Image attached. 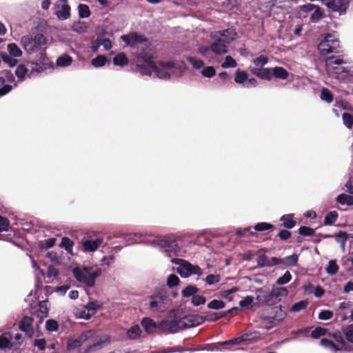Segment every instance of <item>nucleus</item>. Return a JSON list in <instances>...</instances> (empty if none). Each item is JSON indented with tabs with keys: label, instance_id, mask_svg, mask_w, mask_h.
Here are the masks:
<instances>
[{
	"label": "nucleus",
	"instance_id": "1",
	"mask_svg": "<svg viewBox=\"0 0 353 353\" xmlns=\"http://www.w3.org/2000/svg\"><path fill=\"white\" fill-rule=\"evenodd\" d=\"M72 272L77 281L87 286L92 287L95 283L96 279L101 275V270L97 266H88L74 268Z\"/></svg>",
	"mask_w": 353,
	"mask_h": 353
},
{
	"label": "nucleus",
	"instance_id": "2",
	"mask_svg": "<svg viewBox=\"0 0 353 353\" xmlns=\"http://www.w3.org/2000/svg\"><path fill=\"white\" fill-rule=\"evenodd\" d=\"M168 301L166 292L159 290L148 297L145 305L152 313H162L166 310Z\"/></svg>",
	"mask_w": 353,
	"mask_h": 353
},
{
	"label": "nucleus",
	"instance_id": "3",
	"mask_svg": "<svg viewBox=\"0 0 353 353\" xmlns=\"http://www.w3.org/2000/svg\"><path fill=\"white\" fill-rule=\"evenodd\" d=\"M47 43V39L43 34L25 35L21 39V45L28 54L34 53L41 49Z\"/></svg>",
	"mask_w": 353,
	"mask_h": 353
},
{
	"label": "nucleus",
	"instance_id": "4",
	"mask_svg": "<svg viewBox=\"0 0 353 353\" xmlns=\"http://www.w3.org/2000/svg\"><path fill=\"white\" fill-rule=\"evenodd\" d=\"M83 345L86 347V351H89L92 347L100 345V343L94 337L92 331H87L82 333L77 339L68 341L67 348L68 350H74Z\"/></svg>",
	"mask_w": 353,
	"mask_h": 353
},
{
	"label": "nucleus",
	"instance_id": "5",
	"mask_svg": "<svg viewBox=\"0 0 353 353\" xmlns=\"http://www.w3.org/2000/svg\"><path fill=\"white\" fill-rule=\"evenodd\" d=\"M103 241V237L99 233L94 231L90 232L81 239V250L85 253L94 252L102 245Z\"/></svg>",
	"mask_w": 353,
	"mask_h": 353
},
{
	"label": "nucleus",
	"instance_id": "6",
	"mask_svg": "<svg viewBox=\"0 0 353 353\" xmlns=\"http://www.w3.org/2000/svg\"><path fill=\"white\" fill-rule=\"evenodd\" d=\"M181 236L176 234H170L163 239H155L151 242V245L162 252L174 251L177 248V241Z\"/></svg>",
	"mask_w": 353,
	"mask_h": 353
},
{
	"label": "nucleus",
	"instance_id": "7",
	"mask_svg": "<svg viewBox=\"0 0 353 353\" xmlns=\"http://www.w3.org/2000/svg\"><path fill=\"white\" fill-rule=\"evenodd\" d=\"M180 317L177 316L174 312L169 313L163 319L159 321L160 330L174 334L181 330Z\"/></svg>",
	"mask_w": 353,
	"mask_h": 353
},
{
	"label": "nucleus",
	"instance_id": "8",
	"mask_svg": "<svg viewBox=\"0 0 353 353\" xmlns=\"http://www.w3.org/2000/svg\"><path fill=\"white\" fill-rule=\"evenodd\" d=\"M339 41L332 34L325 35L318 46V49L322 55L339 52Z\"/></svg>",
	"mask_w": 353,
	"mask_h": 353
},
{
	"label": "nucleus",
	"instance_id": "9",
	"mask_svg": "<svg viewBox=\"0 0 353 353\" xmlns=\"http://www.w3.org/2000/svg\"><path fill=\"white\" fill-rule=\"evenodd\" d=\"M27 62L29 68L28 78L38 76L40 73L50 67V63L48 61V59L43 52L40 53V57L38 61Z\"/></svg>",
	"mask_w": 353,
	"mask_h": 353
},
{
	"label": "nucleus",
	"instance_id": "10",
	"mask_svg": "<svg viewBox=\"0 0 353 353\" xmlns=\"http://www.w3.org/2000/svg\"><path fill=\"white\" fill-rule=\"evenodd\" d=\"M345 62L339 57H330L326 59L325 64L328 69L332 70L336 74H352L351 70L343 65Z\"/></svg>",
	"mask_w": 353,
	"mask_h": 353
},
{
	"label": "nucleus",
	"instance_id": "11",
	"mask_svg": "<svg viewBox=\"0 0 353 353\" xmlns=\"http://www.w3.org/2000/svg\"><path fill=\"white\" fill-rule=\"evenodd\" d=\"M261 339V334L259 331H250L248 332L241 336L236 337L235 339L225 341L223 342H220L219 345H236L243 342H255Z\"/></svg>",
	"mask_w": 353,
	"mask_h": 353
},
{
	"label": "nucleus",
	"instance_id": "12",
	"mask_svg": "<svg viewBox=\"0 0 353 353\" xmlns=\"http://www.w3.org/2000/svg\"><path fill=\"white\" fill-rule=\"evenodd\" d=\"M174 66V63L172 61H161L157 65L154 63V72L159 79H168Z\"/></svg>",
	"mask_w": 353,
	"mask_h": 353
},
{
	"label": "nucleus",
	"instance_id": "13",
	"mask_svg": "<svg viewBox=\"0 0 353 353\" xmlns=\"http://www.w3.org/2000/svg\"><path fill=\"white\" fill-rule=\"evenodd\" d=\"M54 14L61 21L70 17V7L68 0H57L54 3Z\"/></svg>",
	"mask_w": 353,
	"mask_h": 353
},
{
	"label": "nucleus",
	"instance_id": "14",
	"mask_svg": "<svg viewBox=\"0 0 353 353\" xmlns=\"http://www.w3.org/2000/svg\"><path fill=\"white\" fill-rule=\"evenodd\" d=\"M323 5L332 12L344 14L349 6V0H323Z\"/></svg>",
	"mask_w": 353,
	"mask_h": 353
},
{
	"label": "nucleus",
	"instance_id": "15",
	"mask_svg": "<svg viewBox=\"0 0 353 353\" xmlns=\"http://www.w3.org/2000/svg\"><path fill=\"white\" fill-rule=\"evenodd\" d=\"M139 59L145 62V64L137 65L138 71L141 75L151 76L154 72V62L152 61L150 56H143L141 54H139Z\"/></svg>",
	"mask_w": 353,
	"mask_h": 353
},
{
	"label": "nucleus",
	"instance_id": "16",
	"mask_svg": "<svg viewBox=\"0 0 353 353\" xmlns=\"http://www.w3.org/2000/svg\"><path fill=\"white\" fill-rule=\"evenodd\" d=\"M211 37L214 41L210 46V50L217 55L226 54L228 52V44L221 40V38H217L212 34H211Z\"/></svg>",
	"mask_w": 353,
	"mask_h": 353
},
{
	"label": "nucleus",
	"instance_id": "17",
	"mask_svg": "<svg viewBox=\"0 0 353 353\" xmlns=\"http://www.w3.org/2000/svg\"><path fill=\"white\" fill-rule=\"evenodd\" d=\"M181 328L185 330L189 327H194L200 325L203 322V319L199 315H186L183 317H180Z\"/></svg>",
	"mask_w": 353,
	"mask_h": 353
},
{
	"label": "nucleus",
	"instance_id": "18",
	"mask_svg": "<svg viewBox=\"0 0 353 353\" xmlns=\"http://www.w3.org/2000/svg\"><path fill=\"white\" fill-rule=\"evenodd\" d=\"M121 39L128 46H134L136 43H141L145 41V37L137 32H131L122 35Z\"/></svg>",
	"mask_w": 353,
	"mask_h": 353
},
{
	"label": "nucleus",
	"instance_id": "19",
	"mask_svg": "<svg viewBox=\"0 0 353 353\" xmlns=\"http://www.w3.org/2000/svg\"><path fill=\"white\" fill-rule=\"evenodd\" d=\"M212 34L217 38H221V40L224 41L228 44L236 38V33L234 30L232 28L214 32H212Z\"/></svg>",
	"mask_w": 353,
	"mask_h": 353
},
{
	"label": "nucleus",
	"instance_id": "20",
	"mask_svg": "<svg viewBox=\"0 0 353 353\" xmlns=\"http://www.w3.org/2000/svg\"><path fill=\"white\" fill-rule=\"evenodd\" d=\"M256 263L260 268H270L279 264V258H268L265 254L259 255L256 259Z\"/></svg>",
	"mask_w": 353,
	"mask_h": 353
},
{
	"label": "nucleus",
	"instance_id": "21",
	"mask_svg": "<svg viewBox=\"0 0 353 353\" xmlns=\"http://www.w3.org/2000/svg\"><path fill=\"white\" fill-rule=\"evenodd\" d=\"M33 319L31 316H24L19 323V329L24 332L26 335L31 337L34 334L32 327Z\"/></svg>",
	"mask_w": 353,
	"mask_h": 353
},
{
	"label": "nucleus",
	"instance_id": "22",
	"mask_svg": "<svg viewBox=\"0 0 353 353\" xmlns=\"http://www.w3.org/2000/svg\"><path fill=\"white\" fill-rule=\"evenodd\" d=\"M141 324L145 332L148 334H152L155 332L157 329L160 330L159 321L156 323L152 319L149 317H144L141 321Z\"/></svg>",
	"mask_w": 353,
	"mask_h": 353
},
{
	"label": "nucleus",
	"instance_id": "23",
	"mask_svg": "<svg viewBox=\"0 0 353 353\" xmlns=\"http://www.w3.org/2000/svg\"><path fill=\"white\" fill-rule=\"evenodd\" d=\"M28 73L29 68L27 61L18 65L15 70V74L18 78V81L20 82L23 81L27 77H28Z\"/></svg>",
	"mask_w": 353,
	"mask_h": 353
},
{
	"label": "nucleus",
	"instance_id": "24",
	"mask_svg": "<svg viewBox=\"0 0 353 353\" xmlns=\"http://www.w3.org/2000/svg\"><path fill=\"white\" fill-rule=\"evenodd\" d=\"M251 72L263 79L270 80L272 77V68H253Z\"/></svg>",
	"mask_w": 353,
	"mask_h": 353
},
{
	"label": "nucleus",
	"instance_id": "25",
	"mask_svg": "<svg viewBox=\"0 0 353 353\" xmlns=\"http://www.w3.org/2000/svg\"><path fill=\"white\" fill-rule=\"evenodd\" d=\"M320 344L321 346L333 353H336L338 351H341L343 350L337 344L334 343L332 341L327 339H322L320 341Z\"/></svg>",
	"mask_w": 353,
	"mask_h": 353
},
{
	"label": "nucleus",
	"instance_id": "26",
	"mask_svg": "<svg viewBox=\"0 0 353 353\" xmlns=\"http://www.w3.org/2000/svg\"><path fill=\"white\" fill-rule=\"evenodd\" d=\"M299 260V255L293 254L292 255L285 256L284 258H279V264H283L286 266H295L297 265Z\"/></svg>",
	"mask_w": 353,
	"mask_h": 353
},
{
	"label": "nucleus",
	"instance_id": "27",
	"mask_svg": "<svg viewBox=\"0 0 353 353\" xmlns=\"http://www.w3.org/2000/svg\"><path fill=\"white\" fill-rule=\"evenodd\" d=\"M171 261L173 263L179 265V267L177 268V273H179L181 277L187 278L190 276L189 271H187L183 268L185 263V260L180 259H171Z\"/></svg>",
	"mask_w": 353,
	"mask_h": 353
},
{
	"label": "nucleus",
	"instance_id": "28",
	"mask_svg": "<svg viewBox=\"0 0 353 353\" xmlns=\"http://www.w3.org/2000/svg\"><path fill=\"white\" fill-rule=\"evenodd\" d=\"M90 313L91 312L85 306L77 308L74 312V314L77 318L85 320H88L91 318L92 315Z\"/></svg>",
	"mask_w": 353,
	"mask_h": 353
},
{
	"label": "nucleus",
	"instance_id": "29",
	"mask_svg": "<svg viewBox=\"0 0 353 353\" xmlns=\"http://www.w3.org/2000/svg\"><path fill=\"white\" fill-rule=\"evenodd\" d=\"M294 214H288L283 215L280 220L283 222V225L288 229H292L296 225V221L293 220Z\"/></svg>",
	"mask_w": 353,
	"mask_h": 353
},
{
	"label": "nucleus",
	"instance_id": "30",
	"mask_svg": "<svg viewBox=\"0 0 353 353\" xmlns=\"http://www.w3.org/2000/svg\"><path fill=\"white\" fill-rule=\"evenodd\" d=\"M183 268L185 270L189 271L190 275H197L198 276H200L203 274V271L199 266L192 265V263L186 261Z\"/></svg>",
	"mask_w": 353,
	"mask_h": 353
},
{
	"label": "nucleus",
	"instance_id": "31",
	"mask_svg": "<svg viewBox=\"0 0 353 353\" xmlns=\"http://www.w3.org/2000/svg\"><path fill=\"white\" fill-rule=\"evenodd\" d=\"M7 50L10 56L14 58L21 57L23 54L22 50L14 43H9L7 46Z\"/></svg>",
	"mask_w": 353,
	"mask_h": 353
},
{
	"label": "nucleus",
	"instance_id": "32",
	"mask_svg": "<svg viewBox=\"0 0 353 353\" xmlns=\"http://www.w3.org/2000/svg\"><path fill=\"white\" fill-rule=\"evenodd\" d=\"M285 80L289 77V72L283 67H275L272 68V77Z\"/></svg>",
	"mask_w": 353,
	"mask_h": 353
},
{
	"label": "nucleus",
	"instance_id": "33",
	"mask_svg": "<svg viewBox=\"0 0 353 353\" xmlns=\"http://www.w3.org/2000/svg\"><path fill=\"white\" fill-rule=\"evenodd\" d=\"M141 330L138 325L132 326L126 333L127 338L129 339H136L141 335Z\"/></svg>",
	"mask_w": 353,
	"mask_h": 353
},
{
	"label": "nucleus",
	"instance_id": "34",
	"mask_svg": "<svg viewBox=\"0 0 353 353\" xmlns=\"http://www.w3.org/2000/svg\"><path fill=\"white\" fill-rule=\"evenodd\" d=\"M72 58L68 54H63L57 59V65L59 67H68L72 63Z\"/></svg>",
	"mask_w": 353,
	"mask_h": 353
},
{
	"label": "nucleus",
	"instance_id": "35",
	"mask_svg": "<svg viewBox=\"0 0 353 353\" xmlns=\"http://www.w3.org/2000/svg\"><path fill=\"white\" fill-rule=\"evenodd\" d=\"M336 201L341 205L352 206L353 205V196L346 194H341L337 196Z\"/></svg>",
	"mask_w": 353,
	"mask_h": 353
},
{
	"label": "nucleus",
	"instance_id": "36",
	"mask_svg": "<svg viewBox=\"0 0 353 353\" xmlns=\"http://www.w3.org/2000/svg\"><path fill=\"white\" fill-rule=\"evenodd\" d=\"M248 78V73L244 70H237L235 72L234 81L239 84H245Z\"/></svg>",
	"mask_w": 353,
	"mask_h": 353
},
{
	"label": "nucleus",
	"instance_id": "37",
	"mask_svg": "<svg viewBox=\"0 0 353 353\" xmlns=\"http://www.w3.org/2000/svg\"><path fill=\"white\" fill-rule=\"evenodd\" d=\"M275 227L274 225L266 223V222H260L256 223L254 226V229L256 232H265L268 230H274Z\"/></svg>",
	"mask_w": 353,
	"mask_h": 353
},
{
	"label": "nucleus",
	"instance_id": "38",
	"mask_svg": "<svg viewBox=\"0 0 353 353\" xmlns=\"http://www.w3.org/2000/svg\"><path fill=\"white\" fill-rule=\"evenodd\" d=\"M88 27L85 23L78 21L73 23L72 30L79 34L84 33L87 31Z\"/></svg>",
	"mask_w": 353,
	"mask_h": 353
},
{
	"label": "nucleus",
	"instance_id": "39",
	"mask_svg": "<svg viewBox=\"0 0 353 353\" xmlns=\"http://www.w3.org/2000/svg\"><path fill=\"white\" fill-rule=\"evenodd\" d=\"M115 65L123 66L128 63V59L123 53H119L113 58Z\"/></svg>",
	"mask_w": 353,
	"mask_h": 353
},
{
	"label": "nucleus",
	"instance_id": "40",
	"mask_svg": "<svg viewBox=\"0 0 353 353\" xmlns=\"http://www.w3.org/2000/svg\"><path fill=\"white\" fill-rule=\"evenodd\" d=\"M339 267L335 260H330L325 268L326 272L330 275H335L339 271Z\"/></svg>",
	"mask_w": 353,
	"mask_h": 353
},
{
	"label": "nucleus",
	"instance_id": "41",
	"mask_svg": "<svg viewBox=\"0 0 353 353\" xmlns=\"http://www.w3.org/2000/svg\"><path fill=\"white\" fill-rule=\"evenodd\" d=\"M322 17L323 10L319 6H316V8L313 10V12L310 16V21L312 23H317Z\"/></svg>",
	"mask_w": 353,
	"mask_h": 353
},
{
	"label": "nucleus",
	"instance_id": "42",
	"mask_svg": "<svg viewBox=\"0 0 353 353\" xmlns=\"http://www.w3.org/2000/svg\"><path fill=\"white\" fill-rule=\"evenodd\" d=\"M187 61L192 64V67L196 70L204 68V61L193 57H188Z\"/></svg>",
	"mask_w": 353,
	"mask_h": 353
},
{
	"label": "nucleus",
	"instance_id": "43",
	"mask_svg": "<svg viewBox=\"0 0 353 353\" xmlns=\"http://www.w3.org/2000/svg\"><path fill=\"white\" fill-rule=\"evenodd\" d=\"M338 218V213L336 211H332L327 213L324 219V224L326 225H332Z\"/></svg>",
	"mask_w": 353,
	"mask_h": 353
},
{
	"label": "nucleus",
	"instance_id": "44",
	"mask_svg": "<svg viewBox=\"0 0 353 353\" xmlns=\"http://www.w3.org/2000/svg\"><path fill=\"white\" fill-rule=\"evenodd\" d=\"M321 99L330 103L333 101V95L327 88H323L321 90Z\"/></svg>",
	"mask_w": 353,
	"mask_h": 353
},
{
	"label": "nucleus",
	"instance_id": "45",
	"mask_svg": "<svg viewBox=\"0 0 353 353\" xmlns=\"http://www.w3.org/2000/svg\"><path fill=\"white\" fill-rule=\"evenodd\" d=\"M78 12L80 18H87L90 15V8L85 4H79L78 6Z\"/></svg>",
	"mask_w": 353,
	"mask_h": 353
},
{
	"label": "nucleus",
	"instance_id": "46",
	"mask_svg": "<svg viewBox=\"0 0 353 353\" xmlns=\"http://www.w3.org/2000/svg\"><path fill=\"white\" fill-rule=\"evenodd\" d=\"M107 59L104 55H99L91 61L94 68L103 67L105 65Z\"/></svg>",
	"mask_w": 353,
	"mask_h": 353
},
{
	"label": "nucleus",
	"instance_id": "47",
	"mask_svg": "<svg viewBox=\"0 0 353 353\" xmlns=\"http://www.w3.org/2000/svg\"><path fill=\"white\" fill-rule=\"evenodd\" d=\"M342 119L344 125L348 128L352 129L353 128V116L347 112H345L342 114Z\"/></svg>",
	"mask_w": 353,
	"mask_h": 353
},
{
	"label": "nucleus",
	"instance_id": "48",
	"mask_svg": "<svg viewBox=\"0 0 353 353\" xmlns=\"http://www.w3.org/2000/svg\"><path fill=\"white\" fill-rule=\"evenodd\" d=\"M197 291L198 289L196 286L190 285L181 291V294L184 297H189L190 296H193L197 292Z\"/></svg>",
	"mask_w": 353,
	"mask_h": 353
},
{
	"label": "nucleus",
	"instance_id": "49",
	"mask_svg": "<svg viewBox=\"0 0 353 353\" xmlns=\"http://www.w3.org/2000/svg\"><path fill=\"white\" fill-rule=\"evenodd\" d=\"M1 58L3 61L7 63L11 68L17 65L18 61L15 58L7 54L6 53H1Z\"/></svg>",
	"mask_w": 353,
	"mask_h": 353
},
{
	"label": "nucleus",
	"instance_id": "50",
	"mask_svg": "<svg viewBox=\"0 0 353 353\" xmlns=\"http://www.w3.org/2000/svg\"><path fill=\"white\" fill-rule=\"evenodd\" d=\"M225 303L221 300L214 299L208 303V308L212 310H220L225 307Z\"/></svg>",
	"mask_w": 353,
	"mask_h": 353
},
{
	"label": "nucleus",
	"instance_id": "51",
	"mask_svg": "<svg viewBox=\"0 0 353 353\" xmlns=\"http://www.w3.org/2000/svg\"><path fill=\"white\" fill-rule=\"evenodd\" d=\"M236 65V61L231 56H226L224 61L221 63L223 68H235Z\"/></svg>",
	"mask_w": 353,
	"mask_h": 353
},
{
	"label": "nucleus",
	"instance_id": "52",
	"mask_svg": "<svg viewBox=\"0 0 353 353\" xmlns=\"http://www.w3.org/2000/svg\"><path fill=\"white\" fill-rule=\"evenodd\" d=\"M208 285L218 283L221 281V276L219 274H209L203 279Z\"/></svg>",
	"mask_w": 353,
	"mask_h": 353
},
{
	"label": "nucleus",
	"instance_id": "53",
	"mask_svg": "<svg viewBox=\"0 0 353 353\" xmlns=\"http://www.w3.org/2000/svg\"><path fill=\"white\" fill-rule=\"evenodd\" d=\"M56 243L55 238H48L39 242V246L43 249H50Z\"/></svg>",
	"mask_w": 353,
	"mask_h": 353
},
{
	"label": "nucleus",
	"instance_id": "54",
	"mask_svg": "<svg viewBox=\"0 0 353 353\" xmlns=\"http://www.w3.org/2000/svg\"><path fill=\"white\" fill-rule=\"evenodd\" d=\"M292 279V275L289 271H286L284 274L278 278L276 283L279 285H283L289 283Z\"/></svg>",
	"mask_w": 353,
	"mask_h": 353
},
{
	"label": "nucleus",
	"instance_id": "55",
	"mask_svg": "<svg viewBox=\"0 0 353 353\" xmlns=\"http://www.w3.org/2000/svg\"><path fill=\"white\" fill-rule=\"evenodd\" d=\"M73 245V241L68 237H63L61 240V247L68 252H72Z\"/></svg>",
	"mask_w": 353,
	"mask_h": 353
},
{
	"label": "nucleus",
	"instance_id": "56",
	"mask_svg": "<svg viewBox=\"0 0 353 353\" xmlns=\"http://www.w3.org/2000/svg\"><path fill=\"white\" fill-rule=\"evenodd\" d=\"M288 294V290L283 287L274 288L271 292V295L276 298L279 296H286Z\"/></svg>",
	"mask_w": 353,
	"mask_h": 353
},
{
	"label": "nucleus",
	"instance_id": "57",
	"mask_svg": "<svg viewBox=\"0 0 353 353\" xmlns=\"http://www.w3.org/2000/svg\"><path fill=\"white\" fill-rule=\"evenodd\" d=\"M201 74L204 77L212 78L216 74V70L213 66L204 67L201 70Z\"/></svg>",
	"mask_w": 353,
	"mask_h": 353
},
{
	"label": "nucleus",
	"instance_id": "58",
	"mask_svg": "<svg viewBox=\"0 0 353 353\" xmlns=\"http://www.w3.org/2000/svg\"><path fill=\"white\" fill-rule=\"evenodd\" d=\"M348 238L349 234L343 231H340L334 235V239L339 243L346 242Z\"/></svg>",
	"mask_w": 353,
	"mask_h": 353
},
{
	"label": "nucleus",
	"instance_id": "59",
	"mask_svg": "<svg viewBox=\"0 0 353 353\" xmlns=\"http://www.w3.org/2000/svg\"><path fill=\"white\" fill-rule=\"evenodd\" d=\"M46 328L50 332H55L58 330L59 324L53 319H49L46 322Z\"/></svg>",
	"mask_w": 353,
	"mask_h": 353
},
{
	"label": "nucleus",
	"instance_id": "60",
	"mask_svg": "<svg viewBox=\"0 0 353 353\" xmlns=\"http://www.w3.org/2000/svg\"><path fill=\"white\" fill-rule=\"evenodd\" d=\"M308 304L307 301H301L292 305L291 307V311L292 312H299L303 309H305Z\"/></svg>",
	"mask_w": 353,
	"mask_h": 353
},
{
	"label": "nucleus",
	"instance_id": "61",
	"mask_svg": "<svg viewBox=\"0 0 353 353\" xmlns=\"http://www.w3.org/2000/svg\"><path fill=\"white\" fill-rule=\"evenodd\" d=\"M344 336L349 343L353 344V325H350L346 327L344 330Z\"/></svg>",
	"mask_w": 353,
	"mask_h": 353
},
{
	"label": "nucleus",
	"instance_id": "62",
	"mask_svg": "<svg viewBox=\"0 0 353 353\" xmlns=\"http://www.w3.org/2000/svg\"><path fill=\"white\" fill-rule=\"evenodd\" d=\"M254 301V297L252 296H247L243 299L239 301V305L243 308L249 307Z\"/></svg>",
	"mask_w": 353,
	"mask_h": 353
},
{
	"label": "nucleus",
	"instance_id": "63",
	"mask_svg": "<svg viewBox=\"0 0 353 353\" xmlns=\"http://www.w3.org/2000/svg\"><path fill=\"white\" fill-rule=\"evenodd\" d=\"M299 234L303 236H310L314 234V230L306 226H301L299 229Z\"/></svg>",
	"mask_w": 353,
	"mask_h": 353
},
{
	"label": "nucleus",
	"instance_id": "64",
	"mask_svg": "<svg viewBox=\"0 0 353 353\" xmlns=\"http://www.w3.org/2000/svg\"><path fill=\"white\" fill-rule=\"evenodd\" d=\"M180 280L177 276L175 274H170L167 279V285L170 288L174 287L177 285L179 283Z\"/></svg>",
	"mask_w": 353,
	"mask_h": 353
}]
</instances>
